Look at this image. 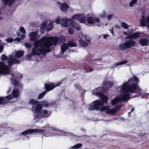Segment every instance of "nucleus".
Listing matches in <instances>:
<instances>
[{
	"label": "nucleus",
	"instance_id": "obj_1",
	"mask_svg": "<svg viewBox=\"0 0 149 149\" xmlns=\"http://www.w3.org/2000/svg\"><path fill=\"white\" fill-rule=\"evenodd\" d=\"M113 84V82L105 81L103 83L102 87H99L96 90L93 91V94L100 97L102 101L97 100L93 102L89 107V110H97L100 111H104L106 113L113 115L121 107V105L116 106L111 109H109L110 106L109 105L100 107L104 105V102L107 103L108 100L107 97L102 93L104 92V90L111 87Z\"/></svg>",
	"mask_w": 149,
	"mask_h": 149
},
{
	"label": "nucleus",
	"instance_id": "obj_2",
	"mask_svg": "<svg viewBox=\"0 0 149 149\" xmlns=\"http://www.w3.org/2000/svg\"><path fill=\"white\" fill-rule=\"evenodd\" d=\"M59 38L56 37L44 36L39 40L35 41L32 53L26 56L27 59H30L33 56L39 55L41 54L45 55L47 53L50 52L52 45L55 46Z\"/></svg>",
	"mask_w": 149,
	"mask_h": 149
},
{
	"label": "nucleus",
	"instance_id": "obj_3",
	"mask_svg": "<svg viewBox=\"0 0 149 149\" xmlns=\"http://www.w3.org/2000/svg\"><path fill=\"white\" fill-rule=\"evenodd\" d=\"M133 79H130L128 81L118 87V89L120 91L121 94L119 97L115 98L111 101V103L112 105H116L121 100L124 101L128 100L129 99L130 93H135L137 94L141 93V89L135 83V82L139 83V79L134 75H133Z\"/></svg>",
	"mask_w": 149,
	"mask_h": 149
},
{
	"label": "nucleus",
	"instance_id": "obj_4",
	"mask_svg": "<svg viewBox=\"0 0 149 149\" xmlns=\"http://www.w3.org/2000/svg\"><path fill=\"white\" fill-rule=\"evenodd\" d=\"M93 15L92 13H89L85 15L83 14H79L73 15L70 19H63L61 23V26L64 27H68L69 26L75 28L77 30H79L80 27L77 23L72 22V20L79 21L81 23L85 24L89 26V25H92L100 22V19L97 17H93Z\"/></svg>",
	"mask_w": 149,
	"mask_h": 149
},
{
	"label": "nucleus",
	"instance_id": "obj_5",
	"mask_svg": "<svg viewBox=\"0 0 149 149\" xmlns=\"http://www.w3.org/2000/svg\"><path fill=\"white\" fill-rule=\"evenodd\" d=\"M29 104L33 106V110L34 112V119H40L42 118H47L50 116L52 113V111L43 109L41 111L42 107L39 102L32 99L29 102Z\"/></svg>",
	"mask_w": 149,
	"mask_h": 149
},
{
	"label": "nucleus",
	"instance_id": "obj_6",
	"mask_svg": "<svg viewBox=\"0 0 149 149\" xmlns=\"http://www.w3.org/2000/svg\"><path fill=\"white\" fill-rule=\"evenodd\" d=\"M24 53V52L22 51H17L10 55L8 57L6 55L3 54L1 57V59L3 61L8 60L9 65L14 63H19L21 61V58L23 56Z\"/></svg>",
	"mask_w": 149,
	"mask_h": 149
},
{
	"label": "nucleus",
	"instance_id": "obj_7",
	"mask_svg": "<svg viewBox=\"0 0 149 149\" xmlns=\"http://www.w3.org/2000/svg\"><path fill=\"white\" fill-rule=\"evenodd\" d=\"M18 91L17 89L15 88L12 92L13 97L11 95H9L5 98L0 97V105L6 104L7 102L6 100H10L12 99L13 97L15 98L17 97L19 94Z\"/></svg>",
	"mask_w": 149,
	"mask_h": 149
},
{
	"label": "nucleus",
	"instance_id": "obj_8",
	"mask_svg": "<svg viewBox=\"0 0 149 149\" xmlns=\"http://www.w3.org/2000/svg\"><path fill=\"white\" fill-rule=\"evenodd\" d=\"M135 42L131 39L127 41L124 43H122L119 46L120 49L124 50L126 49L131 48L134 46Z\"/></svg>",
	"mask_w": 149,
	"mask_h": 149
},
{
	"label": "nucleus",
	"instance_id": "obj_9",
	"mask_svg": "<svg viewBox=\"0 0 149 149\" xmlns=\"http://www.w3.org/2000/svg\"><path fill=\"white\" fill-rule=\"evenodd\" d=\"M82 35V38L79 40V42L80 46L85 47L87 46L91 40L90 38L86 35Z\"/></svg>",
	"mask_w": 149,
	"mask_h": 149
},
{
	"label": "nucleus",
	"instance_id": "obj_10",
	"mask_svg": "<svg viewBox=\"0 0 149 149\" xmlns=\"http://www.w3.org/2000/svg\"><path fill=\"white\" fill-rule=\"evenodd\" d=\"M10 73V70L8 65L5 64L4 62L0 61V73L6 74Z\"/></svg>",
	"mask_w": 149,
	"mask_h": 149
},
{
	"label": "nucleus",
	"instance_id": "obj_11",
	"mask_svg": "<svg viewBox=\"0 0 149 149\" xmlns=\"http://www.w3.org/2000/svg\"><path fill=\"white\" fill-rule=\"evenodd\" d=\"M61 84V82H59L56 84L53 83H50L49 84H45V87L47 91H49L53 89L55 87L59 86Z\"/></svg>",
	"mask_w": 149,
	"mask_h": 149
},
{
	"label": "nucleus",
	"instance_id": "obj_12",
	"mask_svg": "<svg viewBox=\"0 0 149 149\" xmlns=\"http://www.w3.org/2000/svg\"><path fill=\"white\" fill-rule=\"evenodd\" d=\"M45 130H43L38 129H29L25 130L22 133V135H25L27 134L32 133L34 132L43 133Z\"/></svg>",
	"mask_w": 149,
	"mask_h": 149
},
{
	"label": "nucleus",
	"instance_id": "obj_13",
	"mask_svg": "<svg viewBox=\"0 0 149 149\" xmlns=\"http://www.w3.org/2000/svg\"><path fill=\"white\" fill-rule=\"evenodd\" d=\"M68 45L70 47H75L76 46V44L74 42L70 41L68 44H64L61 46V50L63 53H64L68 49Z\"/></svg>",
	"mask_w": 149,
	"mask_h": 149
},
{
	"label": "nucleus",
	"instance_id": "obj_14",
	"mask_svg": "<svg viewBox=\"0 0 149 149\" xmlns=\"http://www.w3.org/2000/svg\"><path fill=\"white\" fill-rule=\"evenodd\" d=\"M141 24L142 26H147L149 27V16L146 19L144 16H143L140 20Z\"/></svg>",
	"mask_w": 149,
	"mask_h": 149
},
{
	"label": "nucleus",
	"instance_id": "obj_15",
	"mask_svg": "<svg viewBox=\"0 0 149 149\" xmlns=\"http://www.w3.org/2000/svg\"><path fill=\"white\" fill-rule=\"evenodd\" d=\"M19 31L20 32H17V36H20L22 39H24L25 37V34L26 33L24 28L23 27H20L19 28Z\"/></svg>",
	"mask_w": 149,
	"mask_h": 149
},
{
	"label": "nucleus",
	"instance_id": "obj_16",
	"mask_svg": "<svg viewBox=\"0 0 149 149\" xmlns=\"http://www.w3.org/2000/svg\"><path fill=\"white\" fill-rule=\"evenodd\" d=\"M140 36V33L138 32L135 33L131 35H130L126 37L125 38V39H135L138 38Z\"/></svg>",
	"mask_w": 149,
	"mask_h": 149
},
{
	"label": "nucleus",
	"instance_id": "obj_17",
	"mask_svg": "<svg viewBox=\"0 0 149 149\" xmlns=\"http://www.w3.org/2000/svg\"><path fill=\"white\" fill-rule=\"evenodd\" d=\"M38 33V32H32L29 35V36L30 37V39L32 41L36 39H38L40 37V36L37 37V35Z\"/></svg>",
	"mask_w": 149,
	"mask_h": 149
},
{
	"label": "nucleus",
	"instance_id": "obj_18",
	"mask_svg": "<svg viewBox=\"0 0 149 149\" xmlns=\"http://www.w3.org/2000/svg\"><path fill=\"white\" fill-rule=\"evenodd\" d=\"M139 44L143 46H147L148 44V40L146 38H142L139 41Z\"/></svg>",
	"mask_w": 149,
	"mask_h": 149
},
{
	"label": "nucleus",
	"instance_id": "obj_19",
	"mask_svg": "<svg viewBox=\"0 0 149 149\" xmlns=\"http://www.w3.org/2000/svg\"><path fill=\"white\" fill-rule=\"evenodd\" d=\"M60 8L61 11H66L69 8V6L66 3H64L61 5Z\"/></svg>",
	"mask_w": 149,
	"mask_h": 149
},
{
	"label": "nucleus",
	"instance_id": "obj_20",
	"mask_svg": "<svg viewBox=\"0 0 149 149\" xmlns=\"http://www.w3.org/2000/svg\"><path fill=\"white\" fill-rule=\"evenodd\" d=\"M47 24V22L46 21L44 22L42 24L40 29V31L41 33H44Z\"/></svg>",
	"mask_w": 149,
	"mask_h": 149
},
{
	"label": "nucleus",
	"instance_id": "obj_21",
	"mask_svg": "<svg viewBox=\"0 0 149 149\" xmlns=\"http://www.w3.org/2000/svg\"><path fill=\"white\" fill-rule=\"evenodd\" d=\"M15 0H3V2L5 4H8L9 6H10Z\"/></svg>",
	"mask_w": 149,
	"mask_h": 149
},
{
	"label": "nucleus",
	"instance_id": "obj_22",
	"mask_svg": "<svg viewBox=\"0 0 149 149\" xmlns=\"http://www.w3.org/2000/svg\"><path fill=\"white\" fill-rule=\"evenodd\" d=\"M53 27V22L50 21L47 26V29L48 31L51 30Z\"/></svg>",
	"mask_w": 149,
	"mask_h": 149
},
{
	"label": "nucleus",
	"instance_id": "obj_23",
	"mask_svg": "<svg viewBox=\"0 0 149 149\" xmlns=\"http://www.w3.org/2000/svg\"><path fill=\"white\" fill-rule=\"evenodd\" d=\"M82 146V144L81 143H77L73 146L70 147V148L72 149H77L79 148Z\"/></svg>",
	"mask_w": 149,
	"mask_h": 149
},
{
	"label": "nucleus",
	"instance_id": "obj_24",
	"mask_svg": "<svg viewBox=\"0 0 149 149\" xmlns=\"http://www.w3.org/2000/svg\"><path fill=\"white\" fill-rule=\"evenodd\" d=\"M127 62L128 61L127 60H125L123 61H120L117 63H115L114 64V65L116 67L119 65H123L127 63Z\"/></svg>",
	"mask_w": 149,
	"mask_h": 149
},
{
	"label": "nucleus",
	"instance_id": "obj_25",
	"mask_svg": "<svg viewBox=\"0 0 149 149\" xmlns=\"http://www.w3.org/2000/svg\"><path fill=\"white\" fill-rule=\"evenodd\" d=\"M121 27L124 29H127L130 27V26L127 25L126 23L124 22H122L121 23Z\"/></svg>",
	"mask_w": 149,
	"mask_h": 149
},
{
	"label": "nucleus",
	"instance_id": "obj_26",
	"mask_svg": "<svg viewBox=\"0 0 149 149\" xmlns=\"http://www.w3.org/2000/svg\"><path fill=\"white\" fill-rule=\"evenodd\" d=\"M41 103L42 105L44 107L46 108L49 107V103H48L46 101H42Z\"/></svg>",
	"mask_w": 149,
	"mask_h": 149
},
{
	"label": "nucleus",
	"instance_id": "obj_27",
	"mask_svg": "<svg viewBox=\"0 0 149 149\" xmlns=\"http://www.w3.org/2000/svg\"><path fill=\"white\" fill-rule=\"evenodd\" d=\"M51 132L52 133L55 134H58V135H63V134H62V131L59 130H54Z\"/></svg>",
	"mask_w": 149,
	"mask_h": 149
},
{
	"label": "nucleus",
	"instance_id": "obj_28",
	"mask_svg": "<svg viewBox=\"0 0 149 149\" xmlns=\"http://www.w3.org/2000/svg\"><path fill=\"white\" fill-rule=\"evenodd\" d=\"M65 18L62 19L61 20L60 18V17H58L57 18L55 19V22L58 24H59L61 23H61L62 22V20L63 19H65Z\"/></svg>",
	"mask_w": 149,
	"mask_h": 149
},
{
	"label": "nucleus",
	"instance_id": "obj_29",
	"mask_svg": "<svg viewBox=\"0 0 149 149\" xmlns=\"http://www.w3.org/2000/svg\"><path fill=\"white\" fill-rule=\"evenodd\" d=\"M46 91H44L42 93L39 94V96L38 97V99H42L45 95L46 94Z\"/></svg>",
	"mask_w": 149,
	"mask_h": 149
},
{
	"label": "nucleus",
	"instance_id": "obj_30",
	"mask_svg": "<svg viewBox=\"0 0 149 149\" xmlns=\"http://www.w3.org/2000/svg\"><path fill=\"white\" fill-rule=\"evenodd\" d=\"M137 2V0H132L129 3V6L131 7L133 6Z\"/></svg>",
	"mask_w": 149,
	"mask_h": 149
},
{
	"label": "nucleus",
	"instance_id": "obj_31",
	"mask_svg": "<svg viewBox=\"0 0 149 149\" xmlns=\"http://www.w3.org/2000/svg\"><path fill=\"white\" fill-rule=\"evenodd\" d=\"M99 16L100 17H105L106 16V13L104 11H103L102 13L100 14Z\"/></svg>",
	"mask_w": 149,
	"mask_h": 149
},
{
	"label": "nucleus",
	"instance_id": "obj_32",
	"mask_svg": "<svg viewBox=\"0 0 149 149\" xmlns=\"http://www.w3.org/2000/svg\"><path fill=\"white\" fill-rule=\"evenodd\" d=\"M68 33L70 34H72L73 33V30L72 28H69L68 29Z\"/></svg>",
	"mask_w": 149,
	"mask_h": 149
},
{
	"label": "nucleus",
	"instance_id": "obj_33",
	"mask_svg": "<svg viewBox=\"0 0 149 149\" xmlns=\"http://www.w3.org/2000/svg\"><path fill=\"white\" fill-rule=\"evenodd\" d=\"M113 15L112 14L108 15L107 17L108 20H109L111 19L113 17Z\"/></svg>",
	"mask_w": 149,
	"mask_h": 149
},
{
	"label": "nucleus",
	"instance_id": "obj_34",
	"mask_svg": "<svg viewBox=\"0 0 149 149\" xmlns=\"http://www.w3.org/2000/svg\"><path fill=\"white\" fill-rule=\"evenodd\" d=\"M60 39L61 41L62 42L64 41L65 40V37L62 35L60 36Z\"/></svg>",
	"mask_w": 149,
	"mask_h": 149
},
{
	"label": "nucleus",
	"instance_id": "obj_35",
	"mask_svg": "<svg viewBox=\"0 0 149 149\" xmlns=\"http://www.w3.org/2000/svg\"><path fill=\"white\" fill-rule=\"evenodd\" d=\"M56 104V102L55 101L49 103V107L54 106Z\"/></svg>",
	"mask_w": 149,
	"mask_h": 149
},
{
	"label": "nucleus",
	"instance_id": "obj_36",
	"mask_svg": "<svg viewBox=\"0 0 149 149\" xmlns=\"http://www.w3.org/2000/svg\"><path fill=\"white\" fill-rule=\"evenodd\" d=\"M25 46L27 48H30L31 46V45L28 43H25L24 44Z\"/></svg>",
	"mask_w": 149,
	"mask_h": 149
},
{
	"label": "nucleus",
	"instance_id": "obj_37",
	"mask_svg": "<svg viewBox=\"0 0 149 149\" xmlns=\"http://www.w3.org/2000/svg\"><path fill=\"white\" fill-rule=\"evenodd\" d=\"M6 41L9 43H11L13 41V39L11 38H10L7 39Z\"/></svg>",
	"mask_w": 149,
	"mask_h": 149
},
{
	"label": "nucleus",
	"instance_id": "obj_38",
	"mask_svg": "<svg viewBox=\"0 0 149 149\" xmlns=\"http://www.w3.org/2000/svg\"><path fill=\"white\" fill-rule=\"evenodd\" d=\"M20 38H15V40L16 41H17L18 42H19L21 41V40H22L23 39H22L21 38V37L20 36H18Z\"/></svg>",
	"mask_w": 149,
	"mask_h": 149
},
{
	"label": "nucleus",
	"instance_id": "obj_39",
	"mask_svg": "<svg viewBox=\"0 0 149 149\" xmlns=\"http://www.w3.org/2000/svg\"><path fill=\"white\" fill-rule=\"evenodd\" d=\"M12 83L15 85V86H17L19 84V83L16 80H15L14 82H13Z\"/></svg>",
	"mask_w": 149,
	"mask_h": 149
},
{
	"label": "nucleus",
	"instance_id": "obj_40",
	"mask_svg": "<svg viewBox=\"0 0 149 149\" xmlns=\"http://www.w3.org/2000/svg\"><path fill=\"white\" fill-rule=\"evenodd\" d=\"M4 48V46L2 45H0V53L3 51Z\"/></svg>",
	"mask_w": 149,
	"mask_h": 149
},
{
	"label": "nucleus",
	"instance_id": "obj_41",
	"mask_svg": "<svg viewBox=\"0 0 149 149\" xmlns=\"http://www.w3.org/2000/svg\"><path fill=\"white\" fill-rule=\"evenodd\" d=\"M109 35L108 34L104 35L103 36V37L105 39H107L109 37Z\"/></svg>",
	"mask_w": 149,
	"mask_h": 149
},
{
	"label": "nucleus",
	"instance_id": "obj_42",
	"mask_svg": "<svg viewBox=\"0 0 149 149\" xmlns=\"http://www.w3.org/2000/svg\"><path fill=\"white\" fill-rule=\"evenodd\" d=\"M19 77L21 78L22 77V74H18V77Z\"/></svg>",
	"mask_w": 149,
	"mask_h": 149
},
{
	"label": "nucleus",
	"instance_id": "obj_43",
	"mask_svg": "<svg viewBox=\"0 0 149 149\" xmlns=\"http://www.w3.org/2000/svg\"><path fill=\"white\" fill-rule=\"evenodd\" d=\"M123 34L125 35L126 36H128L129 35H128V33L126 32H124Z\"/></svg>",
	"mask_w": 149,
	"mask_h": 149
},
{
	"label": "nucleus",
	"instance_id": "obj_44",
	"mask_svg": "<svg viewBox=\"0 0 149 149\" xmlns=\"http://www.w3.org/2000/svg\"><path fill=\"white\" fill-rule=\"evenodd\" d=\"M11 75L12 76V77H13V78H11V80H13V78L14 79H15V77L14 76V75H13V74H11Z\"/></svg>",
	"mask_w": 149,
	"mask_h": 149
},
{
	"label": "nucleus",
	"instance_id": "obj_45",
	"mask_svg": "<svg viewBox=\"0 0 149 149\" xmlns=\"http://www.w3.org/2000/svg\"><path fill=\"white\" fill-rule=\"evenodd\" d=\"M11 89H9V90L7 91V93H10V92L11 91Z\"/></svg>",
	"mask_w": 149,
	"mask_h": 149
},
{
	"label": "nucleus",
	"instance_id": "obj_46",
	"mask_svg": "<svg viewBox=\"0 0 149 149\" xmlns=\"http://www.w3.org/2000/svg\"><path fill=\"white\" fill-rule=\"evenodd\" d=\"M113 29H112V30H111V31H111V33H112L113 35Z\"/></svg>",
	"mask_w": 149,
	"mask_h": 149
},
{
	"label": "nucleus",
	"instance_id": "obj_47",
	"mask_svg": "<svg viewBox=\"0 0 149 149\" xmlns=\"http://www.w3.org/2000/svg\"><path fill=\"white\" fill-rule=\"evenodd\" d=\"M134 108H132L131 110V112H132L134 110Z\"/></svg>",
	"mask_w": 149,
	"mask_h": 149
},
{
	"label": "nucleus",
	"instance_id": "obj_48",
	"mask_svg": "<svg viewBox=\"0 0 149 149\" xmlns=\"http://www.w3.org/2000/svg\"><path fill=\"white\" fill-rule=\"evenodd\" d=\"M93 71V69H91L89 71V72H92V71Z\"/></svg>",
	"mask_w": 149,
	"mask_h": 149
},
{
	"label": "nucleus",
	"instance_id": "obj_49",
	"mask_svg": "<svg viewBox=\"0 0 149 149\" xmlns=\"http://www.w3.org/2000/svg\"><path fill=\"white\" fill-rule=\"evenodd\" d=\"M97 25V26H100L101 25H100V24H99V23H98V24Z\"/></svg>",
	"mask_w": 149,
	"mask_h": 149
},
{
	"label": "nucleus",
	"instance_id": "obj_50",
	"mask_svg": "<svg viewBox=\"0 0 149 149\" xmlns=\"http://www.w3.org/2000/svg\"><path fill=\"white\" fill-rule=\"evenodd\" d=\"M128 115H129V116H130V112H129V113H128Z\"/></svg>",
	"mask_w": 149,
	"mask_h": 149
},
{
	"label": "nucleus",
	"instance_id": "obj_51",
	"mask_svg": "<svg viewBox=\"0 0 149 149\" xmlns=\"http://www.w3.org/2000/svg\"><path fill=\"white\" fill-rule=\"evenodd\" d=\"M107 23H106V24H105V26H106L107 25Z\"/></svg>",
	"mask_w": 149,
	"mask_h": 149
},
{
	"label": "nucleus",
	"instance_id": "obj_52",
	"mask_svg": "<svg viewBox=\"0 0 149 149\" xmlns=\"http://www.w3.org/2000/svg\"><path fill=\"white\" fill-rule=\"evenodd\" d=\"M52 135H53L52 134L51 135H49L48 136H52Z\"/></svg>",
	"mask_w": 149,
	"mask_h": 149
},
{
	"label": "nucleus",
	"instance_id": "obj_53",
	"mask_svg": "<svg viewBox=\"0 0 149 149\" xmlns=\"http://www.w3.org/2000/svg\"><path fill=\"white\" fill-rule=\"evenodd\" d=\"M1 40H0V43H1Z\"/></svg>",
	"mask_w": 149,
	"mask_h": 149
},
{
	"label": "nucleus",
	"instance_id": "obj_54",
	"mask_svg": "<svg viewBox=\"0 0 149 149\" xmlns=\"http://www.w3.org/2000/svg\"><path fill=\"white\" fill-rule=\"evenodd\" d=\"M106 121H109V120H106Z\"/></svg>",
	"mask_w": 149,
	"mask_h": 149
},
{
	"label": "nucleus",
	"instance_id": "obj_55",
	"mask_svg": "<svg viewBox=\"0 0 149 149\" xmlns=\"http://www.w3.org/2000/svg\"><path fill=\"white\" fill-rule=\"evenodd\" d=\"M145 36H146V35H145V36H143V37H145Z\"/></svg>",
	"mask_w": 149,
	"mask_h": 149
}]
</instances>
